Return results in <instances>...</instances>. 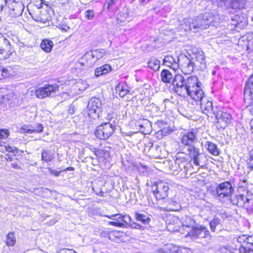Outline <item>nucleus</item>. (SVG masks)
<instances>
[{"label":"nucleus","instance_id":"obj_16","mask_svg":"<svg viewBox=\"0 0 253 253\" xmlns=\"http://www.w3.org/2000/svg\"><path fill=\"white\" fill-rule=\"evenodd\" d=\"M179 75V74H177L174 76V78L173 79L172 74L168 70L166 69H164L162 70L161 73V77L162 79V81L165 83H171L172 85V89L174 91V86L173 85V81L175 78L176 76ZM180 76H182L180 75Z\"/></svg>","mask_w":253,"mask_h":253},{"label":"nucleus","instance_id":"obj_20","mask_svg":"<svg viewBox=\"0 0 253 253\" xmlns=\"http://www.w3.org/2000/svg\"><path fill=\"white\" fill-rule=\"evenodd\" d=\"M205 147L208 152L213 156H218L220 154V150L217 146L214 143L210 141H207L205 143Z\"/></svg>","mask_w":253,"mask_h":253},{"label":"nucleus","instance_id":"obj_31","mask_svg":"<svg viewBox=\"0 0 253 253\" xmlns=\"http://www.w3.org/2000/svg\"><path fill=\"white\" fill-rule=\"evenodd\" d=\"M23 8L22 5L15 4L13 7L10 9L9 13L12 17H18L21 15L22 13Z\"/></svg>","mask_w":253,"mask_h":253},{"label":"nucleus","instance_id":"obj_13","mask_svg":"<svg viewBox=\"0 0 253 253\" xmlns=\"http://www.w3.org/2000/svg\"><path fill=\"white\" fill-rule=\"evenodd\" d=\"M167 211H177L181 209V205L178 197L175 195L173 198L164 202Z\"/></svg>","mask_w":253,"mask_h":253},{"label":"nucleus","instance_id":"obj_39","mask_svg":"<svg viewBox=\"0 0 253 253\" xmlns=\"http://www.w3.org/2000/svg\"><path fill=\"white\" fill-rule=\"evenodd\" d=\"M77 86L78 87L80 90H84L88 87V84L86 83L85 81L80 80L77 82Z\"/></svg>","mask_w":253,"mask_h":253},{"label":"nucleus","instance_id":"obj_59","mask_svg":"<svg viewBox=\"0 0 253 253\" xmlns=\"http://www.w3.org/2000/svg\"><path fill=\"white\" fill-rule=\"evenodd\" d=\"M149 0H140V1L142 4H146L149 1Z\"/></svg>","mask_w":253,"mask_h":253},{"label":"nucleus","instance_id":"obj_15","mask_svg":"<svg viewBox=\"0 0 253 253\" xmlns=\"http://www.w3.org/2000/svg\"><path fill=\"white\" fill-rule=\"evenodd\" d=\"M109 218L119 222L120 227H124L131 221L130 217L126 214H115L106 216Z\"/></svg>","mask_w":253,"mask_h":253},{"label":"nucleus","instance_id":"obj_25","mask_svg":"<svg viewBox=\"0 0 253 253\" xmlns=\"http://www.w3.org/2000/svg\"><path fill=\"white\" fill-rule=\"evenodd\" d=\"M16 243L14 232H9L6 236L5 244L7 247H13Z\"/></svg>","mask_w":253,"mask_h":253},{"label":"nucleus","instance_id":"obj_4","mask_svg":"<svg viewBox=\"0 0 253 253\" xmlns=\"http://www.w3.org/2000/svg\"><path fill=\"white\" fill-rule=\"evenodd\" d=\"M231 203L240 208L246 209L249 213H253V194L246 191L231 199Z\"/></svg>","mask_w":253,"mask_h":253},{"label":"nucleus","instance_id":"obj_1","mask_svg":"<svg viewBox=\"0 0 253 253\" xmlns=\"http://www.w3.org/2000/svg\"><path fill=\"white\" fill-rule=\"evenodd\" d=\"M174 92L178 95L186 98L190 96L196 101L200 102L202 112L208 117H212L215 111L212 103L205 95L201 88V83L195 76L185 78L180 75L176 76L173 81Z\"/></svg>","mask_w":253,"mask_h":253},{"label":"nucleus","instance_id":"obj_35","mask_svg":"<svg viewBox=\"0 0 253 253\" xmlns=\"http://www.w3.org/2000/svg\"><path fill=\"white\" fill-rule=\"evenodd\" d=\"M188 156L191 158L194 156L198 154L200 152V149L195 146V144H193L189 146H187V149Z\"/></svg>","mask_w":253,"mask_h":253},{"label":"nucleus","instance_id":"obj_5","mask_svg":"<svg viewBox=\"0 0 253 253\" xmlns=\"http://www.w3.org/2000/svg\"><path fill=\"white\" fill-rule=\"evenodd\" d=\"M234 190L231 183L225 181L218 184L215 190L211 192V194L215 199L223 202L225 198L230 197Z\"/></svg>","mask_w":253,"mask_h":253},{"label":"nucleus","instance_id":"obj_23","mask_svg":"<svg viewBox=\"0 0 253 253\" xmlns=\"http://www.w3.org/2000/svg\"><path fill=\"white\" fill-rule=\"evenodd\" d=\"M112 70V68L110 64H103L100 67L97 68L95 70V75L99 77L101 75L106 74Z\"/></svg>","mask_w":253,"mask_h":253},{"label":"nucleus","instance_id":"obj_2","mask_svg":"<svg viewBox=\"0 0 253 253\" xmlns=\"http://www.w3.org/2000/svg\"><path fill=\"white\" fill-rule=\"evenodd\" d=\"M220 18L216 11L205 12L192 19V26L194 32H197L208 28L211 26H216L219 22Z\"/></svg>","mask_w":253,"mask_h":253},{"label":"nucleus","instance_id":"obj_55","mask_svg":"<svg viewBox=\"0 0 253 253\" xmlns=\"http://www.w3.org/2000/svg\"><path fill=\"white\" fill-rule=\"evenodd\" d=\"M117 233V232H110L109 233L108 236V238H109V239L110 240H113V237H114L115 236V234Z\"/></svg>","mask_w":253,"mask_h":253},{"label":"nucleus","instance_id":"obj_40","mask_svg":"<svg viewBox=\"0 0 253 253\" xmlns=\"http://www.w3.org/2000/svg\"><path fill=\"white\" fill-rule=\"evenodd\" d=\"M247 238V235H242L241 236H239L237 238V241L241 244L240 247H241L242 245H244L245 246H246Z\"/></svg>","mask_w":253,"mask_h":253},{"label":"nucleus","instance_id":"obj_49","mask_svg":"<svg viewBox=\"0 0 253 253\" xmlns=\"http://www.w3.org/2000/svg\"><path fill=\"white\" fill-rule=\"evenodd\" d=\"M128 223L130 224V226L132 228L140 229L141 227H142L140 224L134 222H133L131 223L130 221Z\"/></svg>","mask_w":253,"mask_h":253},{"label":"nucleus","instance_id":"obj_11","mask_svg":"<svg viewBox=\"0 0 253 253\" xmlns=\"http://www.w3.org/2000/svg\"><path fill=\"white\" fill-rule=\"evenodd\" d=\"M197 140V131L195 129H191L181 133L180 142L184 146H189L195 144Z\"/></svg>","mask_w":253,"mask_h":253},{"label":"nucleus","instance_id":"obj_60","mask_svg":"<svg viewBox=\"0 0 253 253\" xmlns=\"http://www.w3.org/2000/svg\"><path fill=\"white\" fill-rule=\"evenodd\" d=\"M250 126L252 132L253 133V119H252L250 122Z\"/></svg>","mask_w":253,"mask_h":253},{"label":"nucleus","instance_id":"obj_12","mask_svg":"<svg viewBox=\"0 0 253 253\" xmlns=\"http://www.w3.org/2000/svg\"><path fill=\"white\" fill-rule=\"evenodd\" d=\"M58 90L59 86L56 84H46L37 89L35 91V94L38 98L42 99L50 96Z\"/></svg>","mask_w":253,"mask_h":253},{"label":"nucleus","instance_id":"obj_48","mask_svg":"<svg viewBox=\"0 0 253 253\" xmlns=\"http://www.w3.org/2000/svg\"><path fill=\"white\" fill-rule=\"evenodd\" d=\"M49 171L50 173V174L54 175V176H58L60 175V173L62 171V170L60 171H57L51 168H49Z\"/></svg>","mask_w":253,"mask_h":253},{"label":"nucleus","instance_id":"obj_29","mask_svg":"<svg viewBox=\"0 0 253 253\" xmlns=\"http://www.w3.org/2000/svg\"><path fill=\"white\" fill-rule=\"evenodd\" d=\"M105 53V51L104 49H101L99 50L91 51L87 52L84 56L85 58H94L96 57V59H98L102 57V55Z\"/></svg>","mask_w":253,"mask_h":253},{"label":"nucleus","instance_id":"obj_56","mask_svg":"<svg viewBox=\"0 0 253 253\" xmlns=\"http://www.w3.org/2000/svg\"><path fill=\"white\" fill-rule=\"evenodd\" d=\"M159 65H160V64H148V67L150 68H152L153 69H155L153 66H156V67L157 68V70L159 68V67H160Z\"/></svg>","mask_w":253,"mask_h":253},{"label":"nucleus","instance_id":"obj_43","mask_svg":"<svg viewBox=\"0 0 253 253\" xmlns=\"http://www.w3.org/2000/svg\"><path fill=\"white\" fill-rule=\"evenodd\" d=\"M33 126L24 125L21 127V131L23 133H32Z\"/></svg>","mask_w":253,"mask_h":253},{"label":"nucleus","instance_id":"obj_34","mask_svg":"<svg viewBox=\"0 0 253 253\" xmlns=\"http://www.w3.org/2000/svg\"><path fill=\"white\" fill-rule=\"evenodd\" d=\"M106 120V122H104L106 124H110L116 127L117 125V114L114 112H111L108 113Z\"/></svg>","mask_w":253,"mask_h":253},{"label":"nucleus","instance_id":"obj_41","mask_svg":"<svg viewBox=\"0 0 253 253\" xmlns=\"http://www.w3.org/2000/svg\"><path fill=\"white\" fill-rule=\"evenodd\" d=\"M239 252L240 253H253V248H248L244 245L240 247Z\"/></svg>","mask_w":253,"mask_h":253},{"label":"nucleus","instance_id":"obj_26","mask_svg":"<svg viewBox=\"0 0 253 253\" xmlns=\"http://www.w3.org/2000/svg\"><path fill=\"white\" fill-rule=\"evenodd\" d=\"M192 23V19H185L184 20L183 23L181 24L179 26V29L184 30L185 31L192 30L194 31V28H193Z\"/></svg>","mask_w":253,"mask_h":253},{"label":"nucleus","instance_id":"obj_63","mask_svg":"<svg viewBox=\"0 0 253 253\" xmlns=\"http://www.w3.org/2000/svg\"><path fill=\"white\" fill-rule=\"evenodd\" d=\"M6 160L7 161H12V158L11 156H7V158H6Z\"/></svg>","mask_w":253,"mask_h":253},{"label":"nucleus","instance_id":"obj_3","mask_svg":"<svg viewBox=\"0 0 253 253\" xmlns=\"http://www.w3.org/2000/svg\"><path fill=\"white\" fill-rule=\"evenodd\" d=\"M195 222L193 219L190 217L187 218V220L185 221L183 226L191 228V230L188 232L185 237L194 240L198 239H206V241L210 240L211 236L208 228L202 225L195 226Z\"/></svg>","mask_w":253,"mask_h":253},{"label":"nucleus","instance_id":"obj_52","mask_svg":"<svg viewBox=\"0 0 253 253\" xmlns=\"http://www.w3.org/2000/svg\"><path fill=\"white\" fill-rule=\"evenodd\" d=\"M59 253H76L75 251L67 249H63L60 250Z\"/></svg>","mask_w":253,"mask_h":253},{"label":"nucleus","instance_id":"obj_61","mask_svg":"<svg viewBox=\"0 0 253 253\" xmlns=\"http://www.w3.org/2000/svg\"><path fill=\"white\" fill-rule=\"evenodd\" d=\"M3 42H4L5 43V44L6 45H9V41L7 40H6V39H3Z\"/></svg>","mask_w":253,"mask_h":253},{"label":"nucleus","instance_id":"obj_28","mask_svg":"<svg viewBox=\"0 0 253 253\" xmlns=\"http://www.w3.org/2000/svg\"><path fill=\"white\" fill-rule=\"evenodd\" d=\"M41 48L47 53L50 52L53 47V42L49 40H43L41 43Z\"/></svg>","mask_w":253,"mask_h":253},{"label":"nucleus","instance_id":"obj_38","mask_svg":"<svg viewBox=\"0 0 253 253\" xmlns=\"http://www.w3.org/2000/svg\"><path fill=\"white\" fill-rule=\"evenodd\" d=\"M121 0H108L107 2V8L111 10L113 9L114 5H116L115 8H118V6L120 4Z\"/></svg>","mask_w":253,"mask_h":253},{"label":"nucleus","instance_id":"obj_53","mask_svg":"<svg viewBox=\"0 0 253 253\" xmlns=\"http://www.w3.org/2000/svg\"><path fill=\"white\" fill-rule=\"evenodd\" d=\"M119 222H117L116 221H115V220L114 221H110L108 222V224L110 225H113V226H116V227H120V226H119Z\"/></svg>","mask_w":253,"mask_h":253},{"label":"nucleus","instance_id":"obj_32","mask_svg":"<svg viewBox=\"0 0 253 253\" xmlns=\"http://www.w3.org/2000/svg\"><path fill=\"white\" fill-rule=\"evenodd\" d=\"M135 217L136 220L140 221L145 224H149L151 221V218L147 215L143 213L136 212L135 213Z\"/></svg>","mask_w":253,"mask_h":253},{"label":"nucleus","instance_id":"obj_10","mask_svg":"<svg viewBox=\"0 0 253 253\" xmlns=\"http://www.w3.org/2000/svg\"><path fill=\"white\" fill-rule=\"evenodd\" d=\"M153 194L158 200L164 199L168 195L169 190V184L163 181L156 182Z\"/></svg>","mask_w":253,"mask_h":253},{"label":"nucleus","instance_id":"obj_45","mask_svg":"<svg viewBox=\"0 0 253 253\" xmlns=\"http://www.w3.org/2000/svg\"><path fill=\"white\" fill-rule=\"evenodd\" d=\"M9 135V131L7 129L0 130V139H4L8 137Z\"/></svg>","mask_w":253,"mask_h":253},{"label":"nucleus","instance_id":"obj_24","mask_svg":"<svg viewBox=\"0 0 253 253\" xmlns=\"http://www.w3.org/2000/svg\"><path fill=\"white\" fill-rule=\"evenodd\" d=\"M119 16L118 18L120 19L121 22L129 21L132 19V14L128 9L125 8L120 13Z\"/></svg>","mask_w":253,"mask_h":253},{"label":"nucleus","instance_id":"obj_62","mask_svg":"<svg viewBox=\"0 0 253 253\" xmlns=\"http://www.w3.org/2000/svg\"><path fill=\"white\" fill-rule=\"evenodd\" d=\"M103 192L102 191H100L98 193H97V195L100 196H103Z\"/></svg>","mask_w":253,"mask_h":253},{"label":"nucleus","instance_id":"obj_19","mask_svg":"<svg viewBox=\"0 0 253 253\" xmlns=\"http://www.w3.org/2000/svg\"><path fill=\"white\" fill-rule=\"evenodd\" d=\"M190 159L193 161L194 164L197 166L202 167V165H204L206 162V158L205 155L201 152H200L198 154L194 156Z\"/></svg>","mask_w":253,"mask_h":253},{"label":"nucleus","instance_id":"obj_21","mask_svg":"<svg viewBox=\"0 0 253 253\" xmlns=\"http://www.w3.org/2000/svg\"><path fill=\"white\" fill-rule=\"evenodd\" d=\"M172 66H174V68H180L182 72L184 74L187 75L190 74L194 71V64H171Z\"/></svg>","mask_w":253,"mask_h":253},{"label":"nucleus","instance_id":"obj_17","mask_svg":"<svg viewBox=\"0 0 253 253\" xmlns=\"http://www.w3.org/2000/svg\"><path fill=\"white\" fill-rule=\"evenodd\" d=\"M244 95L246 97H249L251 99L253 98V77H250L246 82Z\"/></svg>","mask_w":253,"mask_h":253},{"label":"nucleus","instance_id":"obj_37","mask_svg":"<svg viewBox=\"0 0 253 253\" xmlns=\"http://www.w3.org/2000/svg\"><path fill=\"white\" fill-rule=\"evenodd\" d=\"M247 168L250 170H253V149L250 151L249 156L247 160Z\"/></svg>","mask_w":253,"mask_h":253},{"label":"nucleus","instance_id":"obj_51","mask_svg":"<svg viewBox=\"0 0 253 253\" xmlns=\"http://www.w3.org/2000/svg\"><path fill=\"white\" fill-rule=\"evenodd\" d=\"M5 149L7 151H8L9 152H14L15 151L17 150V149L16 147H11L9 145L5 146Z\"/></svg>","mask_w":253,"mask_h":253},{"label":"nucleus","instance_id":"obj_30","mask_svg":"<svg viewBox=\"0 0 253 253\" xmlns=\"http://www.w3.org/2000/svg\"><path fill=\"white\" fill-rule=\"evenodd\" d=\"M54 157V153L51 150H43L42 153V160L45 162L51 161Z\"/></svg>","mask_w":253,"mask_h":253},{"label":"nucleus","instance_id":"obj_57","mask_svg":"<svg viewBox=\"0 0 253 253\" xmlns=\"http://www.w3.org/2000/svg\"><path fill=\"white\" fill-rule=\"evenodd\" d=\"M11 167L15 169H19L20 168L18 165L15 162L11 163Z\"/></svg>","mask_w":253,"mask_h":253},{"label":"nucleus","instance_id":"obj_50","mask_svg":"<svg viewBox=\"0 0 253 253\" xmlns=\"http://www.w3.org/2000/svg\"><path fill=\"white\" fill-rule=\"evenodd\" d=\"M35 2L36 7L38 8H41L42 7V0H34Z\"/></svg>","mask_w":253,"mask_h":253},{"label":"nucleus","instance_id":"obj_64","mask_svg":"<svg viewBox=\"0 0 253 253\" xmlns=\"http://www.w3.org/2000/svg\"><path fill=\"white\" fill-rule=\"evenodd\" d=\"M238 18V15H235V16H234L233 17H232L231 19L232 20H236Z\"/></svg>","mask_w":253,"mask_h":253},{"label":"nucleus","instance_id":"obj_46","mask_svg":"<svg viewBox=\"0 0 253 253\" xmlns=\"http://www.w3.org/2000/svg\"><path fill=\"white\" fill-rule=\"evenodd\" d=\"M94 16L93 12L91 10H87L85 12V17L88 19L91 20Z\"/></svg>","mask_w":253,"mask_h":253},{"label":"nucleus","instance_id":"obj_58","mask_svg":"<svg viewBox=\"0 0 253 253\" xmlns=\"http://www.w3.org/2000/svg\"><path fill=\"white\" fill-rule=\"evenodd\" d=\"M74 170V168L72 167H68L66 169H64L63 170H62V171H70V170Z\"/></svg>","mask_w":253,"mask_h":253},{"label":"nucleus","instance_id":"obj_18","mask_svg":"<svg viewBox=\"0 0 253 253\" xmlns=\"http://www.w3.org/2000/svg\"><path fill=\"white\" fill-rule=\"evenodd\" d=\"M226 6H230L234 9H240L243 7V3L241 0H220Z\"/></svg>","mask_w":253,"mask_h":253},{"label":"nucleus","instance_id":"obj_6","mask_svg":"<svg viewBox=\"0 0 253 253\" xmlns=\"http://www.w3.org/2000/svg\"><path fill=\"white\" fill-rule=\"evenodd\" d=\"M116 127L113 125L103 123L96 127L94 134L100 139L106 140L112 135Z\"/></svg>","mask_w":253,"mask_h":253},{"label":"nucleus","instance_id":"obj_7","mask_svg":"<svg viewBox=\"0 0 253 253\" xmlns=\"http://www.w3.org/2000/svg\"><path fill=\"white\" fill-rule=\"evenodd\" d=\"M102 103L99 98L92 97L88 101L87 104L88 115L93 119L99 117V114L101 112Z\"/></svg>","mask_w":253,"mask_h":253},{"label":"nucleus","instance_id":"obj_47","mask_svg":"<svg viewBox=\"0 0 253 253\" xmlns=\"http://www.w3.org/2000/svg\"><path fill=\"white\" fill-rule=\"evenodd\" d=\"M4 52L5 50L4 49L3 47L0 46V60L7 58V54L5 55H4Z\"/></svg>","mask_w":253,"mask_h":253},{"label":"nucleus","instance_id":"obj_44","mask_svg":"<svg viewBox=\"0 0 253 253\" xmlns=\"http://www.w3.org/2000/svg\"><path fill=\"white\" fill-rule=\"evenodd\" d=\"M246 247L249 248L250 247L253 248V235L247 236Z\"/></svg>","mask_w":253,"mask_h":253},{"label":"nucleus","instance_id":"obj_54","mask_svg":"<svg viewBox=\"0 0 253 253\" xmlns=\"http://www.w3.org/2000/svg\"><path fill=\"white\" fill-rule=\"evenodd\" d=\"M60 29L64 32H66L69 29V27L67 25H61Z\"/></svg>","mask_w":253,"mask_h":253},{"label":"nucleus","instance_id":"obj_36","mask_svg":"<svg viewBox=\"0 0 253 253\" xmlns=\"http://www.w3.org/2000/svg\"><path fill=\"white\" fill-rule=\"evenodd\" d=\"M221 224V220L217 217H214L210 222V227L212 232H215L216 227Z\"/></svg>","mask_w":253,"mask_h":253},{"label":"nucleus","instance_id":"obj_14","mask_svg":"<svg viewBox=\"0 0 253 253\" xmlns=\"http://www.w3.org/2000/svg\"><path fill=\"white\" fill-rule=\"evenodd\" d=\"M183 58H187V57L184 55H181L179 57H177V61L172 56L169 55L166 56L164 59L160 58V59L152 57L150 59L148 63H160L162 60L163 61V63H178V62L181 61V59Z\"/></svg>","mask_w":253,"mask_h":253},{"label":"nucleus","instance_id":"obj_8","mask_svg":"<svg viewBox=\"0 0 253 253\" xmlns=\"http://www.w3.org/2000/svg\"><path fill=\"white\" fill-rule=\"evenodd\" d=\"M188 162L189 159L184 153H177L175 155L174 165H172L171 166L173 174L176 175L179 171L182 170V168L185 167Z\"/></svg>","mask_w":253,"mask_h":253},{"label":"nucleus","instance_id":"obj_42","mask_svg":"<svg viewBox=\"0 0 253 253\" xmlns=\"http://www.w3.org/2000/svg\"><path fill=\"white\" fill-rule=\"evenodd\" d=\"M43 129V126L42 124H37L36 126H33L32 127V132H37V133H41Z\"/></svg>","mask_w":253,"mask_h":253},{"label":"nucleus","instance_id":"obj_33","mask_svg":"<svg viewBox=\"0 0 253 253\" xmlns=\"http://www.w3.org/2000/svg\"><path fill=\"white\" fill-rule=\"evenodd\" d=\"M204 60L203 52L202 51H198L196 54H193V56L192 57L191 60L189 61V63H194V62H200L202 63Z\"/></svg>","mask_w":253,"mask_h":253},{"label":"nucleus","instance_id":"obj_27","mask_svg":"<svg viewBox=\"0 0 253 253\" xmlns=\"http://www.w3.org/2000/svg\"><path fill=\"white\" fill-rule=\"evenodd\" d=\"M116 90L118 92L119 96L121 97H124L129 92L128 86L126 84H119L116 86Z\"/></svg>","mask_w":253,"mask_h":253},{"label":"nucleus","instance_id":"obj_22","mask_svg":"<svg viewBox=\"0 0 253 253\" xmlns=\"http://www.w3.org/2000/svg\"><path fill=\"white\" fill-rule=\"evenodd\" d=\"M15 73L14 68L11 66L7 68H1V70H0V79L1 78H6L10 76H14Z\"/></svg>","mask_w":253,"mask_h":253},{"label":"nucleus","instance_id":"obj_9","mask_svg":"<svg viewBox=\"0 0 253 253\" xmlns=\"http://www.w3.org/2000/svg\"><path fill=\"white\" fill-rule=\"evenodd\" d=\"M215 118L217 120V127L224 129L231 122V115L222 110H219L215 113Z\"/></svg>","mask_w":253,"mask_h":253}]
</instances>
